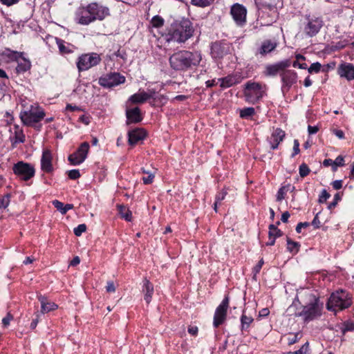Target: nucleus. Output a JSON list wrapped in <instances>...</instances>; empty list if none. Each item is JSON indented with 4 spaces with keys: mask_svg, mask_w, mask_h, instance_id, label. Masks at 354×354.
<instances>
[{
    "mask_svg": "<svg viewBox=\"0 0 354 354\" xmlns=\"http://www.w3.org/2000/svg\"><path fill=\"white\" fill-rule=\"evenodd\" d=\"M91 17V23L95 21H102L110 15L109 8L97 3L93 2L88 4Z\"/></svg>",
    "mask_w": 354,
    "mask_h": 354,
    "instance_id": "9d476101",
    "label": "nucleus"
},
{
    "mask_svg": "<svg viewBox=\"0 0 354 354\" xmlns=\"http://www.w3.org/2000/svg\"><path fill=\"white\" fill-rule=\"evenodd\" d=\"M311 224L314 226L315 228H319L320 227V221L318 218V214H316Z\"/></svg>",
    "mask_w": 354,
    "mask_h": 354,
    "instance_id": "052dcab7",
    "label": "nucleus"
},
{
    "mask_svg": "<svg viewBox=\"0 0 354 354\" xmlns=\"http://www.w3.org/2000/svg\"><path fill=\"white\" fill-rule=\"evenodd\" d=\"M338 74L342 77L346 78L347 80H354V65L351 63H342L337 69Z\"/></svg>",
    "mask_w": 354,
    "mask_h": 354,
    "instance_id": "412c9836",
    "label": "nucleus"
},
{
    "mask_svg": "<svg viewBox=\"0 0 354 354\" xmlns=\"http://www.w3.org/2000/svg\"><path fill=\"white\" fill-rule=\"evenodd\" d=\"M321 67H322V65L320 63H319V62L313 63L308 69V73H318V72H319Z\"/></svg>",
    "mask_w": 354,
    "mask_h": 354,
    "instance_id": "79ce46f5",
    "label": "nucleus"
},
{
    "mask_svg": "<svg viewBox=\"0 0 354 354\" xmlns=\"http://www.w3.org/2000/svg\"><path fill=\"white\" fill-rule=\"evenodd\" d=\"M214 1V0H191V2L193 5L201 8L210 6Z\"/></svg>",
    "mask_w": 354,
    "mask_h": 354,
    "instance_id": "f704fd0d",
    "label": "nucleus"
},
{
    "mask_svg": "<svg viewBox=\"0 0 354 354\" xmlns=\"http://www.w3.org/2000/svg\"><path fill=\"white\" fill-rule=\"evenodd\" d=\"M11 194H6L0 198V209H6L10 204Z\"/></svg>",
    "mask_w": 354,
    "mask_h": 354,
    "instance_id": "c9c22d12",
    "label": "nucleus"
},
{
    "mask_svg": "<svg viewBox=\"0 0 354 354\" xmlns=\"http://www.w3.org/2000/svg\"><path fill=\"white\" fill-rule=\"evenodd\" d=\"M277 46V42L270 39L264 40L260 48L258 49L257 53L261 55L264 56L275 50Z\"/></svg>",
    "mask_w": 354,
    "mask_h": 354,
    "instance_id": "5701e85b",
    "label": "nucleus"
},
{
    "mask_svg": "<svg viewBox=\"0 0 354 354\" xmlns=\"http://www.w3.org/2000/svg\"><path fill=\"white\" fill-rule=\"evenodd\" d=\"M263 263H264V261H263V259H261L259 261V263L254 266V268L253 269V272H254L255 274L260 272Z\"/></svg>",
    "mask_w": 354,
    "mask_h": 354,
    "instance_id": "4d7b16f0",
    "label": "nucleus"
},
{
    "mask_svg": "<svg viewBox=\"0 0 354 354\" xmlns=\"http://www.w3.org/2000/svg\"><path fill=\"white\" fill-rule=\"evenodd\" d=\"M290 66V60L285 59L276 64L266 66L264 73L266 76H276L279 73H282L285 69Z\"/></svg>",
    "mask_w": 354,
    "mask_h": 354,
    "instance_id": "dca6fc26",
    "label": "nucleus"
},
{
    "mask_svg": "<svg viewBox=\"0 0 354 354\" xmlns=\"http://www.w3.org/2000/svg\"><path fill=\"white\" fill-rule=\"evenodd\" d=\"M118 207L121 217L127 221H131L132 218L131 212L124 205H118Z\"/></svg>",
    "mask_w": 354,
    "mask_h": 354,
    "instance_id": "c85d7f7f",
    "label": "nucleus"
},
{
    "mask_svg": "<svg viewBox=\"0 0 354 354\" xmlns=\"http://www.w3.org/2000/svg\"><path fill=\"white\" fill-rule=\"evenodd\" d=\"M285 135V132L282 129L279 128L274 129L271 136L268 138L270 145V149L272 150L276 149L280 142L283 141Z\"/></svg>",
    "mask_w": 354,
    "mask_h": 354,
    "instance_id": "aec40b11",
    "label": "nucleus"
},
{
    "mask_svg": "<svg viewBox=\"0 0 354 354\" xmlns=\"http://www.w3.org/2000/svg\"><path fill=\"white\" fill-rule=\"evenodd\" d=\"M23 53L12 50L10 48H6L0 50V60L6 63L17 62L19 58L21 57Z\"/></svg>",
    "mask_w": 354,
    "mask_h": 354,
    "instance_id": "a211bd4d",
    "label": "nucleus"
},
{
    "mask_svg": "<svg viewBox=\"0 0 354 354\" xmlns=\"http://www.w3.org/2000/svg\"><path fill=\"white\" fill-rule=\"evenodd\" d=\"M44 116L45 113L41 109L33 106H31L29 111H25L20 113V118L26 126H32L40 122Z\"/></svg>",
    "mask_w": 354,
    "mask_h": 354,
    "instance_id": "423d86ee",
    "label": "nucleus"
},
{
    "mask_svg": "<svg viewBox=\"0 0 354 354\" xmlns=\"http://www.w3.org/2000/svg\"><path fill=\"white\" fill-rule=\"evenodd\" d=\"M125 82V77L118 73L106 74L99 79V84L104 88H111Z\"/></svg>",
    "mask_w": 354,
    "mask_h": 354,
    "instance_id": "9b49d317",
    "label": "nucleus"
},
{
    "mask_svg": "<svg viewBox=\"0 0 354 354\" xmlns=\"http://www.w3.org/2000/svg\"><path fill=\"white\" fill-rule=\"evenodd\" d=\"M243 93L245 100L254 104L262 98L263 91L261 84L250 81L245 84Z\"/></svg>",
    "mask_w": 354,
    "mask_h": 354,
    "instance_id": "39448f33",
    "label": "nucleus"
},
{
    "mask_svg": "<svg viewBox=\"0 0 354 354\" xmlns=\"http://www.w3.org/2000/svg\"><path fill=\"white\" fill-rule=\"evenodd\" d=\"M286 190L285 187H281L277 194V201H282L286 194Z\"/></svg>",
    "mask_w": 354,
    "mask_h": 354,
    "instance_id": "de8ad7c7",
    "label": "nucleus"
},
{
    "mask_svg": "<svg viewBox=\"0 0 354 354\" xmlns=\"http://www.w3.org/2000/svg\"><path fill=\"white\" fill-rule=\"evenodd\" d=\"M330 195L326 192V189H323L321 194L319 197V203H325L328 198H329Z\"/></svg>",
    "mask_w": 354,
    "mask_h": 354,
    "instance_id": "c03bdc74",
    "label": "nucleus"
},
{
    "mask_svg": "<svg viewBox=\"0 0 354 354\" xmlns=\"http://www.w3.org/2000/svg\"><path fill=\"white\" fill-rule=\"evenodd\" d=\"M88 5L80 7L75 12V21L81 25H88L91 23V17Z\"/></svg>",
    "mask_w": 354,
    "mask_h": 354,
    "instance_id": "f3484780",
    "label": "nucleus"
},
{
    "mask_svg": "<svg viewBox=\"0 0 354 354\" xmlns=\"http://www.w3.org/2000/svg\"><path fill=\"white\" fill-rule=\"evenodd\" d=\"M252 322L253 318L252 317H249L245 315V314H243L241 317V330H247L250 327V325Z\"/></svg>",
    "mask_w": 354,
    "mask_h": 354,
    "instance_id": "7c9ffc66",
    "label": "nucleus"
},
{
    "mask_svg": "<svg viewBox=\"0 0 354 354\" xmlns=\"http://www.w3.org/2000/svg\"><path fill=\"white\" fill-rule=\"evenodd\" d=\"M307 22L304 26V32L308 37L315 36L320 30L324 25V21L322 17L316 16H307Z\"/></svg>",
    "mask_w": 354,
    "mask_h": 354,
    "instance_id": "1a4fd4ad",
    "label": "nucleus"
},
{
    "mask_svg": "<svg viewBox=\"0 0 354 354\" xmlns=\"http://www.w3.org/2000/svg\"><path fill=\"white\" fill-rule=\"evenodd\" d=\"M147 100L148 99L145 91L141 89L129 98V101L133 104H142Z\"/></svg>",
    "mask_w": 354,
    "mask_h": 354,
    "instance_id": "bb28decb",
    "label": "nucleus"
},
{
    "mask_svg": "<svg viewBox=\"0 0 354 354\" xmlns=\"http://www.w3.org/2000/svg\"><path fill=\"white\" fill-rule=\"evenodd\" d=\"M53 205L57 210H59L62 214V211H64V204L63 203L57 200H55L53 201Z\"/></svg>",
    "mask_w": 354,
    "mask_h": 354,
    "instance_id": "8fccbe9b",
    "label": "nucleus"
},
{
    "mask_svg": "<svg viewBox=\"0 0 354 354\" xmlns=\"http://www.w3.org/2000/svg\"><path fill=\"white\" fill-rule=\"evenodd\" d=\"M100 62L101 57L97 53H86L78 57L77 67L79 71H84L98 65Z\"/></svg>",
    "mask_w": 354,
    "mask_h": 354,
    "instance_id": "0eeeda50",
    "label": "nucleus"
},
{
    "mask_svg": "<svg viewBox=\"0 0 354 354\" xmlns=\"http://www.w3.org/2000/svg\"><path fill=\"white\" fill-rule=\"evenodd\" d=\"M322 307L323 304L319 303V299L314 297L313 301L304 306L302 310L297 313L295 315L302 317L308 322L321 316Z\"/></svg>",
    "mask_w": 354,
    "mask_h": 354,
    "instance_id": "20e7f679",
    "label": "nucleus"
},
{
    "mask_svg": "<svg viewBox=\"0 0 354 354\" xmlns=\"http://www.w3.org/2000/svg\"><path fill=\"white\" fill-rule=\"evenodd\" d=\"M308 131L309 134H315L319 131V128L317 126H310L308 127Z\"/></svg>",
    "mask_w": 354,
    "mask_h": 354,
    "instance_id": "0e129e2a",
    "label": "nucleus"
},
{
    "mask_svg": "<svg viewBox=\"0 0 354 354\" xmlns=\"http://www.w3.org/2000/svg\"><path fill=\"white\" fill-rule=\"evenodd\" d=\"M13 319V315L10 313H8L6 316L3 318L2 324L4 327H7L9 326L11 320Z\"/></svg>",
    "mask_w": 354,
    "mask_h": 354,
    "instance_id": "09e8293b",
    "label": "nucleus"
},
{
    "mask_svg": "<svg viewBox=\"0 0 354 354\" xmlns=\"http://www.w3.org/2000/svg\"><path fill=\"white\" fill-rule=\"evenodd\" d=\"M299 151V142L297 140H295L293 146V153H292L291 157L293 158L295 156L298 154Z\"/></svg>",
    "mask_w": 354,
    "mask_h": 354,
    "instance_id": "3c124183",
    "label": "nucleus"
},
{
    "mask_svg": "<svg viewBox=\"0 0 354 354\" xmlns=\"http://www.w3.org/2000/svg\"><path fill=\"white\" fill-rule=\"evenodd\" d=\"M1 3L6 5L8 6H10L13 4L18 3L19 0H0Z\"/></svg>",
    "mask_w": 354,
    "mask_h": 354,
    "instance_id": "680f3d73",
    "label": "nucleus"
},
{
    "mask_svg": "<svg viewBox=\"0 0 354 354\" xmlns=\"http://www.w3.org/2000/svg\"><path fill=\"white\" fill-rule=\"evenodd\" d=\"M14 173L21 180L27 181L35 176V168L29 163L18 162L13 166Z\"/></svg>",
    "mask_w": 354,
    "mask_h": 354,
    "instance_id": "6e6552de",
    "label": "nucleus"
},
{
    "mask_svg": "<svg viewBox=\"0 0 354 354\" xmlns=\"http://www.w3.org/2000/svg\"><path fill=\"white\" fill-rule=\"evenodd\" d=\"M233 19L238 26H242L246 22V8L239 3L233 5L230 10Z\"/></svg>",
    "mask_w": 354,
    "mask_h": 354,
    "instance_id": "4468645a",
    "label": "nucleus"
},
{
    "mask_svg": "<svg viewBox=\"0 0 354 354\" xmlns=\"http://www.w3.org/2000/svg\"><path fill=\"white\" fill-rule=\"evenodd\" d=\"M38 299L41 303V312L44 314L54 310L58 308V306L56 304L48 301L46 298L42 295H39L38 297Z\"/></svg>",
    "mask_w": 354,
    "mask_h": 354,
    "instance_id": "393cba45",
    "label": "nucleus"
},
{
    "mask_svg": "<svg viewBox=\"0 0 354 354\" xmlns=\"http://www.w3.org/2000/svg\"><path fill=\"white\" fill-rule=\"evenodd\" d=\"M155 171H153L152 173H149L147 176L142 177L143 183L145 185H149L152 183L155 177Z\"/></svg>",
    "mask_w": 354,
    "mask_h": 354,
    "instance_id": "37998d69",
    "label": "nucleus"
},
{
    "mask_svg": "<svg viewBox=\"0 0 354 354\" xmlns=\"http://www.w3.org/2000/svg\"><path fill=\"white\" fill-rule=\"evenodd\" d=\"M333 133L339 139H343L344 138V133L342 130L335 129L333 130Z\"/></svg>",
    "mask_w": 354,
    "mask_h": 354,
    "instance_id": "69168bd1",
    "label": "nucleus"
},
{
    "mask_svg": "<svg viewBox=\"0 0 354 354\" xmlns=\"http://www.w3.org/2000/svg\"><path fill=\"white\" fill-rule=\"evenodd\" d=\"M145 93L147 94L148 100L156 98V91L153 88L147 89V91H145Z\"/></svg>",
    "mask_w": 354,
    "mask_h": 354,
    "instance_id": "864d4df0",
    "label": "nucleus"
},
{
    "mask_svg": "<svg viewBox=\"0 0 354 354\" xmlns=\"http://www.w3.org/2000/svg\"><path fill=\"white\" fill-rule=\"evenodd\" d=\"M255 113V110L253 107H247L240 111V117L242 118H248L252 116Z\"/></svg>",
    "mask_w": 354,
    "mask_h": 354,
    "instance_id": "473e14b6",
    "label": "nucleus"
},
{
    "mask_svg": "<svg viewBox=\"0 0 354 354\" xmlns=\"http://www.w3.org/2000/svg\"><path fill=\"white\" fill-rule=\"evenodd\" d=\"M52 159L51 152L48 149L44 150L41 159V167L42 171L47 173L53 171V167L52 165Z\"/></svg>",
    "mask_w": 354,
    "mask_h": 354,
    "instance_id": "4be33fe9",
    "label": "nucleus"
},
{
    "mask_svg": "<svg viewBox=\"0 0 354 354\" xmlns=\"http://www.w3.org/2000/svg\"><path fill=\"white\" fill-rule=\"evenodd\" d=\"M142 292L144 293V299L147 304H149L151 301L152 295L153 294V286L147 279H145L144 280Z\"/></svg>",
    "mask_w": 354,
    "mask_h": 354,
    "instance_id": "a878e982",
    "label": "nucleus"
},
{
    "mask_svg": "<svg viewBox=\"0 0 354 354\" xmlns=\"http://www.w3.org/2000/svg\"><path fill=\"white\" fill-rule=\"evenodd\" d=\"M106 290L108 292H113L115 291V287L114 283L111 281L107 282Z\"/></svg>",
    "mask_w": 354,
    "mask_h": 354,
    "instance_id": "6e6d98bb",
    "label": "nucleus"
},
{
    "mask_svg": "<svg viewBox=\"0 0 354 354\" xmlns=\"http://www.w3.org/2000/svg\"><path fill=\"white\" fill-rule=\"evenodd\" d=\"M334 165L333 168V171H335L337 169V167H341L344 165V159L342 156H338L335 160H333Z\"/></svg>",
    "mask_w": 354,
    "mask_h": 354,
    "instance_id": "58836bf2",
    "label": "nucleus"
},
{
    "mask_svg": "<svg viewBox=\"0 0 354 354\" xmlns=\"http://www.w3.org/2000/svg\"><path fill=\"white\" fill-rule=\"evenodd\" d=\"M229 307V297L225 296L220 305L216 308L214 316V326L218 327L226 319L227 310Z\"/></svg>",
    "mask_w": 354,
    "mask_h": 354,
    "instance_id": "f8f14e48",
    "label": "nucleus"
},
{
    "mask_svg": "<svg viewBox=\"0 0 354 354\" xmlns=\"http://www.w3.org/2000/svg\"><path fill=\"white\" fill-rule=\"evenodd\" d=\"M68 176L69 178L75 180L80 177V174L78 169H72L68 171Z\"/></svg>",
    "mask_w": 354,
    "mask_h": 354,
    "instance_id": "49530a36",
    "label": "nucleus"
},
{
    "mask_svg": "<svg viewBox=\"0 0 354 354\" xmlns=\"http://www.w3.org/2000/svg\"><path fill=\"white\" fill-rule=\"evenodd\" d=\"M151 23L153 27L160 28L163 26L164 19L161 17L156 15L152 18Z\"/></svg>",
    "mask_w": 354,
    "mask_h": 354,
    "instance_id": "e433bc0d",
    "label": "nucleus"
},
{
    "mask_svg": "<svg viewBox=\"0 0 354 354\" xmlns=\"http://www.w3.org/2000/svg\"><path fill=\"white\" fill-rule=\"evenodd\" d=\"M58 46L59 50L62 53H68L70 52V50H68V48L64 46V44L62 42L59 43Z\"/></svg>",
    "mask_w": 354,
    "mask_h": 354,
    "instance_id": "e2e57ef3",
    "label": "nucleus"
},
{
    "mask_svg": "<svg viewBox=\"0 0 354 354\" xmlns=\"http://www.w3.org/2000/svg\"><path fill=\"white\" fill-rule=\"evenodd\" d=\"M88 149L89 145L87 142L82 143L77 150L68 156V161L73 165L81 164L86 159Z\"/></svg>",
    "mask_w": 354,
    "mask_h": 354,
    "instance_id": "ddd939ff",
    "label": "nucleus"
},
{
    "mask_svg": "<svg viewBox=\"0 0 354 354\" xmlns=\"http://www.w3.org/2000/svg\"><path fill=\"white\" fill-rule=\"evenodd\" d=\"M128 142L131 145H134L138 141L143 140L145 137V131L141 129H136L128 132Z\"/></svg>",
    "mask_w": 354,
    "mask_h": 354,
    "instance_id": "b1692460",
    "label": "nucleus"
},
{
    "mask_svg": "<svg viewBox=\"0 0 354 354\" xmlns=\"http://www.w3.org/2000/svg\"><path fill=\"white\" fill-rule=\"evenodd\" d=\"M198 328L197 326H189L188 327V333L193 335V336H196L198 335Z\"/></svg>",
    "mask_w": 354,
    "mask_h": 354,
    "instance_id": "5fc2aeb1",
    "label": "nucleus"
},
{
    "mask_svg": "<svg viewBox=\"0 0 354 354\" xmlns=\"http://www.w3.org/2000/svg\"><path fill=\"white\" fill-rule=\"evenodd\" d=\"M333 187L336 189H340L342 187V180H337L333 182L332 183Z\"/></svg>",
    "mask_w": 354,
    "mask_h": 354,
    "instance_id": "bf43d9fd",
    "label": "nucleus"
},
{
    "mask_svg": "<svg viewBox=\"0 0 354 354\" xmlns=\"http://www.w3.org/2000/svg\"><path fill=\"white\" fill-rule=\"evenodd\" d=\"M219 81H221V87L222 88H228L239 83L238 79L232 75L219 79Z\"/></svg>",
    "mask_w": 354,
    "mask_h": 354,
    "instance_id": "cd10ccee",
    "label": "nucleus"
},
{
    "mask_svg": "<svg viewBox=\"0 0 354 354\" xmlns=\"http://www.w3.org/2000/svg\"><path fill=\"white\" fill-rule=\"evenodd\" d=\"M354 330V324L351 322H345L342 328V332L344 334L347 331Z\"/></svg>",
    "mask_w": 354,
    "mask_h": 354,
    "instance_id": "a18cd8bd",
    "label": "nucleus"
},
{
    "mask_svg": "<svg viewBox=\"0 0 354 354\" xmlns=\"http://www.w3.org/2000/svg\"><path fill=\"white\" fill-rule=\"evenodd\" d=\"M323 165L324 167H328V166H331L332 167V169L333 168V165H334V162H333V160H331V159H325L324 161H323Z\"/></svg>",
    "mask_w": 354,
    "mask_h": 354,
    "instance_id": "338daca9",
    "label": "nucleus"
},
{
    "mask_svg": "<svg viewBox=\"0 0 354 354\" xmlns=\"http://www.w3.org/2000/svg\"><path fill=\"white\" fill-rule=\"evenodd\" d=\"M288 250L291 252L297 253L299 249V243L287 238Z\"/></svg>",
    "mask_w": 354,
    "mask_h": 354,
    "instance_id": "2f4dec72",
    "label": "nucleus"
},
{
    "mask_svg": "<svg viewBox=\"0 0 354 354\" xmlns=\"http://www.w3.org/2000/svg\"><path fill=\"white\" fill-rule=\"evenodd\" d=\"M86 230V225L85 224H80L77 227H75L73 231H74V234L77 236H80Z\"/></svg>",
    "mask_w": 354,
    "mask_h": 354,
    "instance_id": "a19ab883",
    "label": "nucleus"
},
{
    "mask_svg": "<svg viewBox=\"0 0 354 354\" xmlns=\"http://www.w3.org/2000/svg\"><path fill=\"white\" fill-rule=\"evenodd\" d=\"M299 171L300 176L304 178L309 174L310 170L306 164L303 163L299 166Z\"/></svg>",
    "mask_w": 354,
    "mask_h": 354,
    "instance_id": "4c0bfd02",
    "label": "nucleus"
},
{
    "mask_svg": "<svg viewBox=\"0 0 354 354\" xmlns=\"http://www.w3.org/2000/svg\"><path fill=\"white\" fill-rule=\"evenodd\" d=\"M301 335L300 333H297L295 334L290 335L288 337V344L292 345L295 344L298 340L301 338Z\"/></svg>",
    "mask_w": 354,
    "mask_h": 354,
    "instance_id": "ea45409f",
    "label": "nucleus"
},
{
    "mask_svg": "<svg viewBox=\"0 0 354 354\" xmlns=\"http://www.w3.org/2000/svg\"><path fill=\"white\" fill-rule=\"evenodd\" d=\"M202 55L199 51L178 50L169 59L170 67L176 71H187L199 65Z\"/></svg>",
    "mask_w": 354,
    "mask_h": 354,
    "instance_id": "f257e3e1",
    "label": "nucleus"
},
{
    "mask_svg": "<svg viewBox=\"0 0 354 354\" xmlns=\"http://www.w3.org/2000/svg\"><path fill=\"white\" fill-rule=\"evenodd\" d=\"M289 217H290L289 212H285L282 214L281 220L282 222L286 223V222H288Z\"/></svg>",
    "mask_w": 354,
    "mask_h": 354,
    "instance_id": "774afa93",
    "label": "nucleus"
},
{
    "mask_svg": "<svg viewBox=\"0 0 354 354\" xmlns=\"http://www.w3.org/2000/svg\"><path fill=\"white\" fill-rule=\"evenodd\" d=\"M24 62L18 64L17 71L18 73H24L30 68V62L26 59H24Z\"/></svg>",
    "mask_w": 354,
    "mask_h": 354,
    "instance_id": "72a5a7b5",
    "label": "nucleus"
},
{
    "mask_svg": "<svg viewBox=\"0 0 354 354\" xmlns=\"http://www.w3.org/2000/svg\"><path fill=\"white\" fill-rule=\"evenodd\" d=\"M226 194H227V192L225 190H223L221 192L218 193L216 196L215 201L221 203V201L225 198Z\"/></svg>",
    "mask_w": 354,
    "mask_h": 354,
    "instance_id": "603ef678",
    "label": "nucleus"
},
{
    "mask_svg": "<svg viewBox=\"0 0 354 354\" xmlns=\"http://www.w3.org/2000/svg\"><path fill=\"white\" fill-rule=\"evenodd\" d=\"M310 225V223H308V222H304V223H299L297 224V227H296V232L297 233H301V228H304V227H307Z\"/></svg>",
    "mask_w": 354,
    "mask_h": 354,
    "instance_id": "13d9d810",
    "label": "nucleus"
},
{
    "mask_svg": "<svg viewBox=\"0 0 354 354\" xmlns=\"http://www.w3.org/2000/svg\"><path fill=\"white\" fill-rule=\"evenodd\" d=\"M282 82L281 90L283 92L288 91L290 88L296 83L297 74L292 70H284L280 73Z\"/></svg>",
    "mask_w": 354,
    "mask_h": 354,
    "instance_id": "2eb2a0df",
    "label": "nucleus"
},
{
    "mask_svg": "<svg viewBox=\"0 0 354 354\" xmlns=\"http://www.w3.org/2000/svg\"><path fill=\"white\" fill-rule=\"evenodd\" d=\"M351 304L352 300L349 295L341 290L331 294L326 304V308L336 313L349 308Z\"/></svg>",
    "mask_w": 354,
    "mask_h": 354,
    "instance_id": "7ed1b4c3",
    "label": "nucleus"
},
{
    "mask_svg": "<svg viewBox=\"0 0 354 354\" xmlns=\"http://www.w3.org/2000/svg\"><path fill=\"white\" fill-rule=\"evenodd\" d=\"M193 33L194 28L189 19L176 20L168 27L165 39L168 42L184 43L192 37Z\"/></svg>",
    "mask_w": 354,
    "mask_h": 354,
    "instance_id": "f03ea898",
    "label": "nucleus"
},
{
    "mask_svg": "<svg viewBox=\"0 0 354 354\" xmlns=\"http://www.w3.org/2000/svg\"><path fill=\"white\" fill-rule=\"evenodd\" d=\"M127 124L138 123L142 120L141 111L139 107L126 109Z\"/></svg>",
    "mask_w": 354,
    "mask_h": 354,
    "instance_id": "6ab92c4d",
    "label": "nucleus"
},
{
    "mask_svg": "<svg viewBox=\"0 0 354 354\" xmlns=\"http://www.w3.org/2000/svg\"><path fill=\"white\" fill-rule=\"evenodd\" d=\"M283 232L279 230L276 225L273 224L269 225V239H272V238L276 239L277 238L281 236Z\"/></svg>",
    "mask_w": 354,
    "mask_h": 354,
    "instance_id": "c756f323",
    "label": "nucleus"
}]
</instances>
